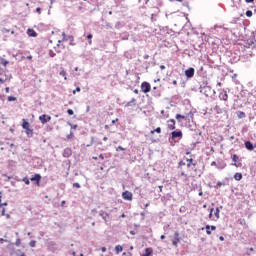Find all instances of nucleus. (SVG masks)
<instances>
[{
	"label": "nucleus",
	"instance_id": "nucleus-1",
	"mask_svg": "<svg viewBox=\"0 0 256 256\" xmlns=\"http://www.w3.org/2000/svg\"><path fill=\"white\" fill-rule=\"evenodd\" d=\"M186 167L188 169H191V167H193L192 169L195 171L196 175L198 173V177H201V175H203V172L201 170H197V160H194L193 158H186Z\"/></svg>",
	"mask_w": 256,
	"mask_h": 256
},
{
	"label": "nucleus",
	"instance_id": "nucleus-2",
	"mask_svg": "<svg viewBox=\"0 0 256 256\" xmlns=\"http://www.w3.org/2000/svg\"><path fill=\"white\" fill-rule=\"evenodd\" d=\"M193 117V112H189L186 116L182 114H176L175 119L177 120L178 123H181L182 119H184L185 121H191Z\"/></svg>",
	"mask_w": 256,
	"mask_h": 256
},
{
	"label": "nucleus",
	"instance_id": "nucleus-3",
	"mask_svg": "<svg viewBox=\"0 0 256 256\" xmlns=\"http://www.w3.org/2000/svg\"><path fill=\"white\" fill-rule=\"evenodd\" d=\"M203 95H205V97H211V99H215V90H213V88H211V86L205 87V89H203V92H200Z\"/></svg>",
	"mask_w": 256,
	"mask_h": 256
},
{
	"label": "nucleus",
	"instance_id": "nucleus-4",
	"mask_svg": "<svg viewBox=\"0 0 256 256\" xmlns=\"http://www.w3.org/2000/svg\"><path fill=\"white\" fill-rule=\"evenodd\" d=\"M173 139H183V131L174 130L171 132V137L169 138V142L172 143Z\"/></svg>",
	"mask_w": 256,
	"mask_h": 256
},
{
	"label": "nucleus",
	"instance_id": "nucleus-5",
	"mask_svg": "<svg viewBox=\"0 0 256 256\" xmlns=\"http://www.w3.org/2000/svg\"><path fill=\"white\" fill-rule=\"evenodd\" d=\"M48 251L51 253H55L57 251H61V247H59V244L55 241L48 242Z\"/></svg>",
	"mask_w": 256,
	"mask_h": 256
},
{
	"label": "nucleus",
	"instance_id": "nucleus-6",
	"mask_svg": "<svg viewBox=\"0 0 256 256\" xmlns=\"http://www.w3.org/2000/svg\"><path fill=\"white\" fill-rule=\"evenodd\" d=\"M181 236L179 234V231L174 232V237L172 239V245L173 247H179V243H181Z\"/></svg>",
	"mask_w": 256,
	"mask_h": 256
},
{
	"label": "nucleus",
	"instance_id": "nucleus-7",
	"mask_svg": "<svg viewBox=\"0 0 256 256\" xmlns=\"http://www.w3.org/2000/svg\"><path fill=\"white\" fill-rule=\"evenodd\" d=\"M231 159L233 161L234 167H243V163L241 162V159L239 158V156L237 154H233L231 156Z\"/></svg>",
	"mask_w": 256,
	"mask_h": 256
},
{
	"label": "nucleus",
	"instance_id": "nucleus-8",
	"mask_svg": "<svg viewBox=\"0 0 256 256\" xmlns=\"http://www.w3.org/2000/svg\"><path fill=\"white\" fill-rule=\"evenodd\" d=\"M141 91L142 93H151V84L147 81L141 83Z\"/></svg>",
	"mask_w": 256,
	"mask_h": 256
},
{
	"label": "nucleus",
	"instance_id": "nucleus-9",
	"mask_svg": "<svg viewBox=\"0 0 256 256\" xmlns=\"http://www.w3.org/2000/svg\"><path fill=\"white\" fill-rule=\"evenodd\" d=\"M184 75L186 77V79H193V77H195V68L190 67L188 69L185 70Z\"/></svg>",
	"mask_w": 256,
	"mask_h": 256
},
{
	"label": "nucleus",
	"instance_id": "nucleus-10",
	"mask_svg": "<svg viewBox=\"0 0 256 256\" xmlns=\"http://www.w3.org/2000/svg\"><path fill=\"white\" fill-rule=\"evenodd\" d=\"M39 121H40V123H42V125H45V124L49 123V121H51V116H49L47 114H42L39 116Z\"/></svg>",
	"mask_w": 256,
	"mask_h": 256
},
{
	"label": "nucleus",
	"instance_id": "nucleus-11",
	"mask_svg": "<svg viewBox=\"0 0 256 256\" xmlns=\"http://www.w3.org/2000/svg\"><path fill=\"white\" fill-rule=\"evenodd\" d=\"M122 199H124V201H133V193L127 190L124 191L122 193Z\"/></svg>",
	"mask_w": 256,
	"mask_h": 256
},
{
	"label": "nucleus",
	"instance_id": "nucleus-12",
	"mask_svg": "<svg viewBox=\"0 0 256 256\" xmlns=\"http://www.w3.org/2000/svg\"><path fill=\"white\" fill-rule=\"evenodd\" d=\"M71 155H73V150H71V148L67 147L63 150L62 157H64L65 159H69Z\"/></svg>",
	"mask_w": 256,
	"mask_h": 256
},
{
	"label": "nucleus",
	"instance_id": "nucleus-13",
	"mask_svg": "<svg viewBox=\"0 0 256 256\" xmlns=\"http://www.w3.org/2000/svg\"><path fill=\"white\" fill-rule=\"evenodd\" d=\"M99 217H101L105 223L109 221V213L104 210L99 211Z\"/></svg>",
	"mask_w": 256,
	"mask_h": 256
},
{
	"label": "nucleus",
	"instance_id": "nucleus-14",
	"mask_svg": "<svg viewBox=\"0 0 256 256\" xmlns=\"http://www.w3.org/2000/svg\"><path fill=\"white\" fill-rule=\"evenodd\" d=\"M30 181H35L36 185H41V174H34L31 178Z\"/></svg>",
	"mask_w": 256,
	"mask_h": 256
},
{
	"label": "nucleus",
	"instance_id": "nucleus-15",
	"mask_svg": "<svg viewBox=\"0 0 256 256\" xmlns=\"http://www.w3.org/2000/svg\"><path fill=\"white\" fill-rule=\"evenodd\" d=\"M10 256H27L25 254V252H22L21 249H13L11 252H10Z\"/></svg>",
	"mask_w": 256,
	"mask_h": 256
},
{
	"label": "nucleus",
	"instance_id": "nucleus-16",
	"mask_svg": "<svg viewBox=\"0 0 256 256\" xmlns=\"http://www.w3.org/2000/svg\"><path fill=\"white\" fill-rule=\"evenodd\" d=\"M219 99H220V101H227V99H229V95L227 94V90H222L219 93Z\"/></svg>",
	"mask_w": 256,
	"mask_h": 256
},
{
	"label": "nucleus",
	"instance_id": "nucleus-17",
	"mask_svg": "<svg viewBox=\"0 0 256 256\" xmlns=\"http://www.w3.org/2000/svg\"><path fill=\"white\" fill-rule=\"evenodd\" d=\"M245 148L247 149V151H253V149H255V145H253V142L251 141H245L244 142Z\"/></svg>",
	"mask_w": 256,
	"mask_h": 256
},
{
	"label": "nucleus",
	"instance_id": "nucleus-18",
	"mask_svg": "<svg viewBox=\"0 0 256 256\" xmlns=\"http://www.w3.org/2000/svg\"><path fill=\"white\" fill-rule=\"evenodd\" d=\"M168 123V129H170V131H175V119H170L167 121Z\"/></svg>",
	"mask_w": 256,
	"mask_h": 256
},
{
	"label": "nucleus",
	"instance_id": "nucleus-19",
	"mask_svg": "<svg viewBox=\"0 0 256 256\" xmlns=\"http://www.w3.org/2000/svg\"><path fill=\"white\" fill-rule=\"evenodd\" d=\"M6 145H9L10 147V151H12V154L15 155L17 153V145L11 143V142H7Z\"/></svg>",
	"mask_w": 256,
	"mask_h": 256
},
{
	"label": "nucleus",
	"instance_id": "nucleus-20",
	"mask_svg": "<svg viewBox=\"0 0 256 256\" xmlns=\"http://www.w3.org/2000/svg\"><path fill=\"white\" fill-rule=\"evenodd\" d=\"M190 131H194V135L201 136L203 134V132L201 130L197 129V126H194V127L190 126Z\"/></svg>",
	"mask_w": 256,
	"mask_h": 256
},
{
	"label": "nucleus",
	"instance_id": "nucleus-21",
	"mask_svg": "<svg viewBox=\"0 0 256 256\" xmlns=\"http://www.w3.org/2000/svg\"><path fill=\"white\" fill-rule=\"evenodd\" d=\"M83 37H85L87 40H88V45H92L93 44V34L89 33L88 35L87 34H84Z\"/></svg>",
	"mask_w": 256,
	"mask_h": 256
},
{
	"label": "nucleus",
	"instance_id": "nucleus-22",
	"mask_svg": "<svg viewBox=\"0 0 256 256\" xmlns=\"http://www.w3.org/2000/svg\"><path fill=\"white\" fill-rule=\"evenodd\" d=\"M27 35L28 37H37V33L32 28L27 29Z\"/></svg>",
	"mask_w": 256,
	"mask_h": 256
},
{
	"label": "nucleus",
	"instance_id": "nucleus-23",
	"mask_svg": "<svg viewBox=\"0 0 256 256\" xmlns=\"http://www.w3.org/2000/svg\"><path fill=\"white\" fill-rule=\"evenodd\" d=\"M30 126L31 124H29V121H27V119H22V129H29Z\"/></svg>",
	"mask_w": 256,
	"mask_h": 256
},
{
	"label": "nucleus",
	"instance_id": "nucleus-24",
	"mask_svg": "<svg viewBox=\"0 0 256 256\" xmlns=\"http://www.w3.org/2000/svg\"><path fill=\"white\" fill-rule=\"evenodd\" d=\"M205 87H209V83L207 81H203L200 86H199V89H200V93H203V89H205Z\"/></svg>",
	"mask_w": 256,
	"mask_h": 256
},
{
	"label": "nucleus",
	"instance_id": "nucleus-25",
	"mask_svg": "<svg viewBox=\"0 0 256 256\" xmlns=\"http://www.w3.org/2000/svg\"><path fill=\"white\" fill-rule=\"evenodd\" d=\"M136 103H137V99L132 98L131 101L125 104V107H133V105H136Z\"/></svg>",
	"mask_w": 256,
	"mask_h": 256
},
{
	"label": "nucleus",
	"instance_id": "nucleus-26",
	"mask_svg": "<svg viewBox=\"0 0 256 256\" xmlns=\"http://www.w3.org/2000/svg\"><path fill=\"white\" fill-rule=\"evenodd\" d=\"M143 256H153V249L152 248H146L145 252L143 253Z\"/></svg>",
	"mask_w": 256,
	"mask_h": 256
},
{
	"label": "nucleus",
	"instance_id": "nucleus-27",
	"mask_svg": "<svg viewBox=\"0 0 256 256\" xmlns=\"http://www.w3.org/2000/svg\"><path fill=\"white\" fill-rule=\"evenodd\" d=\"M234 179L235 181H241V179H243V174L241 172H236L234 174Z\"/></svg>",
	"mask_w": 256,
	"mask_h": 256
},
{
	"label": "nucleus",
	"instance_id": "nucleus-28",
	"mask_svg": "<svg viewBox=\"0 0 256 256\" xmlns=\"http://www.w3.org/2000/svg\"><path fill=\"white\" fill-rule=\"evenodd\" d=\"M236 115H237L238 119H245V117H247V114H245V112H243V111H237Z\"/></svg>",
	"mask_w": 256,
	"mask_h": 256
},
{
	"label": "nucleus",
	"instance_id": "nucleus-29",
	"mask_svg": "<svg viewBox=\"0 0 256 256\" xmlns=\"http://www.w3.org/2000/svg\"><path fill=\"white\" fill-rule=\"evenodd\" d=\"M68 41H70L69 45H71L72 47H74V45H76L75 37L73 35H68Z\"/></svg>",
	"mask_w": 256,
	"mask_h": 256
},
{
	"label": "nucleus",
	"instance_id": "nucleus-30",
	"mask_svg": "<svg viewBox=\"0 0 256 256\" xmlns=\"http://www.w3.org/2000/svg\"><path fill=\"white\" fill-rule=\"evenodd\" d=\"M25 133H26V135H27V137H28L29 139H31V137H33V129H31V128H26V129H25Z\"/></svg>",
	"mask_w": 256,
	"mask_h": 256
},
{
	"label": "nucleus",
	"instance_id": "nucleus-31",
	"mask_svg": "<svg viewBox=\"0 0 256 256\" xmlns=\"http://www.w3.org/2000/svg\"><path fill=\"white\" fill-rule=\"evenodd\" d=\"M209 65L212 69H219V65L215 64V62L211 59H208Z\"/></svg>",
	"mask_w": 256,
	"mask_h": 256
},
{
	"label": "nucleus",
	"instance_id": "nucleus-32",
	"mask_svg": "<svg viewBox=\"0 0 256 256\" xmlns=\"http://www.w3.org/2000/svg\"><path fill=\"white\" fill-rule=\"evenodd\" d=\"M214 111H215V113H216L217 115H222V113H223V109H222L221 107H219V105H216V106L214 107Z\"/></svg>",
	"mask_w": 256,
	"mask_h": 256
},
{
	"label": "nucleus",
	"instance_id": "nucleus-33",
	"mask_svg": "<svg viewBox=\"0 0 256 256\" xmlns=\"http://www.w3.org/2000/svg\"><path fill=\"white\" fill-rule=\"evenodd\" d=\"M227 185V183L225 182V180H223L222 182L221 181H218L217 184L214 186V189H219V187H223Z\"/></svg>",
	"mask_w": 256,
	"mask_h": 256
},
{
	"label": "nucleus",
	"instance_id": "nucleus-34",
	"mask_svg": "<svg viewBox=\"0 0 256 256\" xmlns=\"http://www.w3.org/2000/svg\"><path fill=\"white\" fill-rule=\"evenodd\" d=\"M59 76L64 77L65 81H67V71H65V69L59 72Z\"/></svg>",
	"mask_w": 256,
	"mask_h": 256
},
{
	"label": "nucleus",
	"instance_id": "nucleus-35",
	"mask_svg": "<svg viewBox=\"0 0 256 256\" xmlns=\"http://www.w3.org/2000/svg\"><path fill=\"white\" fill-rule=\"evenodd\" d=\"M9 61L5 60L3 57L0 56V65L7 67Z\"/></svg>",
	"mask_w": 256,
	"mask_h": 256
},
{
	"label": "nucleus",
	"instance_id": "nucleus-36",
	"mask_svg": "<svg viewBox=\"0 0 256 256\" xmlns=\"http://www.w3.org/2000/svg\"><path fill=\"white\" fill-rule=\"evenodd\" d=\"M216 167H217V169H225V167H227V164L218 162L216 164Z\"/></svg>",
	"mask_w": 256,
	"mask_h": 256
},
{
	"label": "nucleus",
	"instance_id": "nucleus-37",
	"mask_svg": "<svg viewBox=\"0 0 256 256\" xmlns=\"http://www.w3.org/2000/svg\"><path fill=\"white\" fill-rule=\"evenodd\" d=\"M115 251H116V254L119 255V253H121V251H123V246L117 245L115 247Z\"/></svg>",
	"mask_w": 256,
	"mask_h": 256
},
{
	"label": "nucleus",
	"instance_id": "nucleus-38",
	"mask_svg": "<svg viewBox=\"0 0 256 256\" xmlns=\"http://www.w3.org/2000/svg\"><path fill=\"white\" fill-rule=\"evenodd\" d=\"M155 133H161V127H157L156 129L150 131V135H154Z\"/></svg>",
	"mask_w": 256,
	"mask_h": 256
},
{
	"label": "nucleus",
	"instance_id": "nucleus-39",
	"mask_svg": "<svg viewBox=\"0 0 256 256\" xmlns=\"http://www.w3.org/2000/svg\"><path fill=\"white\" fill-rule=\"evenodd\" d=\"M221 213V211L219 210V208H216V210H215V212H214V215H215V217H216V219H220V214Z\"/></svg>",
	"mask_w": 256,
	"mask_h": 256
},
{
	"label": "nucleus",
	"instance_id": "nucleus-40",
	"mask_svg": "<svg viewBox=\"0 0 256 256\" xmlns=\"http://www.w3.org/2000/svg\"><path fill=\"white\" fill-rule=\"evenodd\" d=\"M205 229H206V233L208 234V235H211V225H209V224H207L206 226H205Z\"/></svg>",
	"mask_w": 256,
	"mask_h": 256
},
{
	"label": "nucleus",
	"instance_id": "nucleus-41",
	"mask_svg": "<svg viewBox=\"0 0 256 256\" xmlns=\"http://www.w3.org/2000/svg\"><path fill=\"white\" fill-rule=\"evenodd\" d=\"M122 27H123V23L122 22H120V21L116 22L115 29H121Z\"/></svg>",
	"mask_w": 256,
	"mask_h": 256
},
{
	"label": "nucleus",
	"instance_id": "nucleus-42",
	"mask_svg": "<svg viewBox=\"0 0 256 256\" xmlns=\"http://www.w3.org/2000/svg\"><path fill=\"white\" fill-rule=\"evenodd\" d=\"M67 125H69V127H71V129H77V127H79L77 124H73L71 122H67Z\"/></svg>",
	"mask_w": 256,
	"mask_h": 256
},
{
	"label": "nucleus",
	"instance_id": "nucleus-43",
	"mask_svg": "<svg viewBox=\"0 0 256 256\" xmlns=\"http://www.w3.org/2000/svg\"><path fill=\"white\" fill-rule=\"evenodd\" d=\"M22 181L25 183V185H31V181L29 180L28 177H24V178L22 179Z\"/></svg>",
	"mask_w": 256,
	"mask_h": 256
},
{
	"label": "nucleus",
	"instance_id": "nucleus-44",
	"mask_svg": "<svg viewBox=\"0 0 256 256\" xmlns=\"http://www.w3.org/2000/svg\"><path fill=\"white\" fill-rule=\"evenodd\" d=\"M73 137H75V134L73 133V130L70 131V133L66 136V138L69 139H73Z\"/></svg>",
	"mask_w": 256,
	"mask_h": 256
},
{
	"label": "nucleus",
	"instance_id": "nucleus-45",
	"mask_svg": "<svg viewBox=\"0 0 256 256\" xmlns=\"http://www.w3.org/2000/svg\"><path fill=\"white\" fill-rule=\"evenodd\" d=\"M62 41H69V36H67V34H65V32H62Z\"/></svg>",
	"mask_w": 256,
	"mask_h": 256
},
{
	"label": "nucleus",
	"instance_id": "nucleus-46",
	"mask_svg": "<svg viewBox=\"0 0 256 256\" xmlns=\"http://www.w3.org/2000/svg\"><path fill=\"white\" fill-rule=\"evenodd\" d=\"M93 143H95V136L91 137V141L89 144L86 145V147H91L93 145Z\"/></svg>",
	"mask_w": 256,
	"mask_h": 256
},
{
	"label": "nucleus",
	"instance_id": "nucleus-47",
	"mask_svg": "<svg viewBox=\"0 0 256 256\" xmlns=\"http://www.w3.org/2000/svg\"><path fill=\"white\" fill-rule=\"evenodd\" d=\"M245 15H246V17H253V11L247 10Z\"/></svg>",
	"mask_w": 256,
	"mask_h": 256
},
{
	"label": "nucleus",
	"instance_id": "nucleus-48",
	"mask_svg": "<svg viewBox=\"0 0 256 256\" xmlns=\"http://www.w3.org/2000/svg\"><path fill=\"white\" fill-rule=\"evenodd\" d=\"M72 187H75L76 189H81V184H79V182H75L72 184Z\"/></svg>",
	"mask_w": 256,
	"mask_h": 256
},
{
	"label": "nucleus",
	"instance_id": "nucleus-49",
	"mask_svg": "<svg viewBox=\"0 0 256 256\" xmlns=\"http://www.w3.org/2000/svg\"><path fill=\"white\" fill-rule=\"evenodd\" d=\"M29 245H30V247H35V246L37 245V241L31 240V241L29 242Z\"/></svg>",
	"mask_w": 256,
	"mask_h": 256
},
{
	"label": "nucleus",
	"instance_id": "nucleus-50",
	"mask_svg": "<svg viewBox=\"0 0 256 256\" xmlns=\"http://www.w3.org/2000/svg\"><path fill=\"white\" fill-rule=\"evenodd\" d=\"M48 55L49 57H55L57 54L53 50H49Z\"/></svg>",
	"mask_w": 256,
	"mask_h": 256
},
{
	"label": "nucleus",
	"instance_id": "nucleus-51",
	"mask_svg": "<svg viewBox=\"0 0 256 256\" xmlns=\"http://www.w3.org/2000/svg\"><path fill=\"white\" fill-rule=\"evenodd\" d=\"M16 247H20L21 246V238H17L16 242H15Z\"/></svg>",
	"mask_w": 256,
	"mask_h": 256
},
{
	"label": "nucleus",
	"instance_id": "nucleus-52",
	"mask_svg": "<svg viewBox=\"0 0 256 256\" xmlns=\"http://www.w3.org/2000/svg\"><path fill=\"white\" fill-rule=\"evenodd\" d=\"M8 101L11 102V101H17V97L15 96H8Z\"/></svg>",
	"mask_w": 256,
	"mask_h": 256
},
{
	"label": "nucleus",
	"instance_id": "nucleus-53",
	"mask_svg": "<svg viewBox=\"0 0 256 256\" xmlns=\"http://www.w3.org/2000/svg\"><path fill=\"white\" fill-rule=\"evenodd\" d=\"M179 211H180V213H185L187 211V207L181 206Z\"/></svg>",
	"mask_w": 256,
	"mask_h": 256
},
{
	"label": "nucleus",
	"instance_id": "nucleus-54",
	"mask_svg": "<svg viewBox=\"0 0 256 256\" xmlns=\"http://www.w3.org/2000/svg\"><path fill=\"white\" fill-rule=\"evenodd\" d=\"M73 95H75V93H81V87H76L75 90H73Z\"/></svg>",
	"mask_w": 256,
	"mask_h": 256
},
{
	"label": "nucleus",
	"instance_id": "nucleus-55",
	"mask_svg": "<svg viewBox=\"0 0 256 256\" xmlns=\"http://www.w3.org/2000/svg\"><path fill=\"white\" fill-rule=\"evenodd\" d=\"M145 213H147V211H143L140 213L142 221H145Z\"/></svg>",
	"mask_w": 256,
	"mask_h": 256
},
{
	"label": "nucleus",
	"instance_id": "nucleus-56",
	"mask_svg": "<svg viewBox=\"0 0 256 256\" xmlns=\"http://www.w3.org/2000/svg\"><path fill=\"white\" fill-rule=\"evenodd\" d=\"M67 113H68V115H74V114H75V112L73 111V109H68V110H67Z\"/></svg>",
	"mask_w": 256,
	"mask_h": 256
},
{
	"label": "nucleus",
	"instance_id": "nucleus-57",
	"mask_svg": "<svg viewBox=\"0 0 256 256\" xmlns=\"http://www.w3.org/2000/svg\"><path fill=\"white\" fill-rule=\"evenodd\" d=\"M11 30L7 29V28H2V33H10Z\"/></svg>",
	"mask_w": 256,
	"mask_h": 256
},
{
	"label": "nucleus",
	"instance_id": "nucleus-58",
	"mask_svg": "<svg viewBox=\"0 0 256 256\" xmlns=\"http://www.w3.org/2000/svg\"><path fill=\"white\" fill-rule=\"evenodd\" d=\"M91 214H92V215H97V208L92 209V210H91Z\"/></svg>",
	"mask_w": 256,
	"mask_h": 256
},
{
	"label": "nucleus",
	"instance_id": "nucleus-59",
	"mask_svg": "<svg viewBox=\"0 0 256 256\" xmlns=\"http://www.w3.org/2000/svg\"><path fill=\"white\" fill-rule=\"evenodd\" d=\"M116 151H125V148H123L122 146H118V147L116 148Z\"/></svg>",
	"mask_w": 256,
	"mask_h": 256
},
{
	"label": "nucleus",
	"instance_id": "nucleus-60",
	"mask_svg": "<svg viewBox=\"0 0 256 256\" xmlns=\"http://www.w3.org/2000/svg\"><path fill=\"white\" fill-rule=\"evenodd\" d=\"M185 165H186V163L183 162V161H180V162L178 163V167H182V166H185Z\"/></svg>",
	"mask_w": 256,
	"mask_h": 256
},
{
	"label": "nucleus",
	"instance_id": "nucleus-61",
	"mask_svg": "<svg viewBox=\"0 0 256 256\" xmlns=\"http://www.w3.org/2000/svg\"><path fill=\"white\" fill-rule=\"evenodd\" d=\"M246 93H247V91L242 90V91L240 92L241 97H245Z\"/></svg>",
	"mask_w": 256,
	"mask_h": 256
},
{
	"label": "nucleus",
	"instance_id": "nucleus-62",
	"mask_svg": "<svg viewBox=\"0 0 256 256\" xmlns=\"http://www.w3.org/2000/svg\"><path fill=\"white\" fill-rule=\"evenodd\" d=\"M36 12L38 13V15H41V7H37Z\"/></svg>",
	"mask_w": 256,
	"mask_h": 256
},
{
	"label": "nucleus",
	"instance_id": "nucleus-63",
	"mask_svg": "<svg viewBox=\"0 0 256 256\" xmlns=\"http://www.w3.org/2000/svg\"><path fill=\"white\" fill-rule=\"evenodd\" d=\"M210 229H211L212 231H215V230L217 229V226L212 225V226H210Z\"/></svg>",
	"mask_w": 256,
	"mask_h": 256
},
{
	"label": "nucleus",
	"instance_id": "nucleus-64",
	"mask_svg": "<svg viewBox=\"0 0 256 256\" xmlns=\"http://www.w3.org/2000/svg\"><path fill=\"white\" fill-rule=\"evenodd\" d=\"M183 6L189 8V2H184Z\"/></svg>",
	"mask_w": 256,
	"mask_h": 256
}]
</instances>
